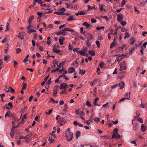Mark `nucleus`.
I'll list each match as a JSON object with an SVG mask.
<instances>
[{
  "instance_id": "f257e3e1",
  "label": "nucleus",
  "mask_w": 147,
  "mask_h": 147,
  "mask_svg": "<svg viewBox=\"0 0 147 147\" xmlns=\"http://www.w3.org/2000/svg\"><path fill=\"white\" fill-rule=\"evenodd\" d=\"M65 136L68 142L71 141L73 138V134L71 132L65 133Z\"/></svg>"
},
{
  "instance_id": "f03ea898",
  "label": "nucleus",
  "mask_w": 147,
  "mask_h": 147,
  "mask_svg": "<svg viewBox=\"0 0 147 147\" xmlns=\"http://www.w3.org/2000/svg\"><path fill=\"white\" fill-rule=\"evenodd\" d=\"M119 66L120 67V69H119L120 71L125 70L127 68L126 63L125 61L119 64Z\"/></svg>"
},
{
  "instance_id": "7ed1b4c3",
  "label": "nucleus",
  "mask_w": 147,
  "mask_h": 147,
  "mask_svg": "<svg viewBox=\"0 0 147 147\" xmlns=\"http://www.w3.org/2000/svg\"><path fill=\"white\" fill-rule=\"evenodd\" d=\"M67 84L65 83H62L59 86V89L61 90H66Z\"/></svg>"
},
{
  "instance_id": "20e7f679",
  "label": "nucleus",
  "mask_w": 147,
  "mask_h": 147,
  "mask_svg": "<svg viewBox=\"0 0 147 147\" xmlns=\"http://www.w3.org/2000/svg\"><path fill=\"white\" fill-rule=\"evenodd\" d=\"M123 15L122 14H119L117 15V19L119 22L123 20Z\"/></svg>"
},
{
  "instance_id": "39448f33",
  "label": "nucleus",
  "mask_w": 147,
  "mask_h": 147,
  "mask_svg": "<svg viewBox=\"0 0 147 147\" xmlns=\"http://www.w3.org/2000/svg\"><path fill=\"white\" fill-rule=\"evenodd\" d=\"M86 34H88L89 35L88 37L87 38V40H89V41H90L91 40H93L94 39V35L92 34H90L89 33H87Z\"/></svg>"
},
{
  "instance_id": "423d86ee",
  "label": "nucleus",
  "mask_w": 147,
  "mask_h": 147,
  "mask_svg": "<svg viewBox=\"0 0 147 147\" xmlns=\"http://www.w3.org/2000/svg\"><path fill=\"white\" fill-rule=\"evenodd\" d=\"M34 18V16L33 15L31 16H30L28 22L30 25H31L32 24V21L33 20Z\"/></svg>"
},
{
  "instance_id": "0eeeda50",
  "label": "nucleus",
  "mask_w": 147,
  "mask_h": 147,
  "mask_svg": "<svg viewBox=\"0 0 147 147\" xmlns=\"http://www.w3.org/2000/svg\"><path fill=\"white\" fill-rule=\"evenodd\" d=\"M97 79H95L93 80V81H92L90 82V85L91 86H93V84H95L97 83Z\"/></svg>"
},
{
  "instance_id": "6e6552de",
  "label": "nucleus",
  "mask_w": 147,
  "mask_h": 147,
  "mask_svg": "<svg viewBox=\"0 0 147 147\" xmlns=\"http://www.w3.org/2000/svg\"><path fill=\"white\" fill-rule=\"evenodd\" d=\"M75 71V69L74 68L70 67L68 70V73L69 74L72 73L74 72Z\"/></svg>"
},
{
  "instance_id": "1a4fd4ad",
  "label": "nucleus",
  "mask_w": 147,
  "mask_h": 147,
  "mask_svg": "<svg viewBox=\"0 0 147 147\" xmlns=\"http://www.w3.org/2000/svg\"><path fill=\"white\" fill-rule=\"evenodd\" d=\"M119 85L120 87V89H122L124 87L125 83L121 81L119 83Z\"/></svg>"
},
{
  "instance_id": "9d476101",
  "label": "nucleus",
  "mask_w": 147,
  "mask_h": 147,
  "mask_svg": "<svg viewBox=\"0 0 147 147\" xmlns=\"http://www.w3.org/2000/svg\"><path fill=\"white\" fill-rule=\"evenodd\" d=\"M15 130V128L14 127H12L11 129V131L10 133V136L12 138H13L14 136V131Z\"/></svg>"
},
{
  "instance_id": "9b49d317",
  "label": "nucleus",
  "mask_w": 147,
  "mask_h": 147,
  "mask_svg": "<svg viewBox=\"0 0 147 147\" xmlns=\"http://www.w3.org/2000/svg\"><path fill=\"white\" fill-rule=\"evenodd\" d=\"M130 44L133 45L136 42V40L134 37H131L130 38Z\"/></svg>"
},
{
  "instance_id": "f8f14e48",
  "label": "nucleus",
  "mask_w": 147,
  "mask_h": 147,
  "mask_svg": "<svg viewBox=\"0 0 147 147\" xmlns=\"http://www.w3.org/2000/svg\"><path fill=\"white\" fill-rule=\"evenodd\" d=\"M130 94V93H129V96L128 98H127L126 97H125V98H122L121 99H120L119 100V101L118 102H121L124 101L126 99H127L128 100H130V96H129Z\"/></svg>"
},
{
  "instance_id": "ddd939ff",
  "label": "nucleus",
  "mask_w": 147,
  "mask_h": 147,
  "mask_svg": "<svg viewBox=\"0 0 147 147\" xmlns=\"http://www.w3.org/2000/svg\"><path fill=\"white\" fill-rule=\"evenodd\" d=\"M120 135L119 134H114L112 137V139H115V138H119L120 137Z\"/></svg>"
},
{
  "instance_id": "4468645a",
  "label": "nucleus",
  "mask_w": 147,
  "mask_h": 147,
  "mask_svg": "<svg viewBox=\"0 0 147 147\" xmlns=\"http://www.w3.org/2000/svg\"><path fill=\"white\" fill-rule=\"evenodd\" d=\"M86 14V13L84 11H81L80 12H78L76 13V16H78L79 15H83Z\"/></svg>"
},
{
  "instance_id": "2eb2a0df",
  "label": "nucleus",
  "mask_w": 147,
  "mask_h": 147,
  "mask_svg": "<svg viewBox=\"0 0 147 147\" xmlns=\"http://www.w3.org/2000/svg\"><path fill=\"white\" fill-rule=\"evenodd\" d=\"M141 130L142 132H144L146 130V127L144 125L142 124H141Z\"/></svg>"
},
{
  "instance_id": "dca6fc26",
  "label": "nucleus",
  "mask_w": 147,
  "mask_h": 147,
  "mask_svg": "<svg viewBox=\"0 0 147 147\" xmlns=\"http://www.w3.org/2000/svg\"><path fill=\"white\" fill-rule=\"evenodd\" d=\"M99 100V98L98 97H97L96 98L93 102L94 105L95 106H100L101 105H98V104L97 103V100Z\"/></svg>"
},
{
  "instance_id": "f3484780",
  "label": "nucleus",
  "mask_w": 147,
  "mask_h": 147,
  "mask_svg": "<svg viewBox=\"0 0 147 147\" xmlns=\"http://www.w3.org/2000/svg\"><path fill=\"white\" fill-rule=\"evenodd\" d=\"M65 38L63 37H62V38H59V44L60 45H62L63 44V42Z\"/></svg>"
},
{
  "instance_id": "a211bd4d",
  "label": "nucleus",
  "mask_w": 147,
  "mask_h": 147,
  "mask_svg": "<svg viewBox=\"0 0 147 147\" xmlns=\"http://www.w3.org/2000/svg\"><path fill=\"white\" fill-rule=\"evenodd\" d=\"M18 38L21 40H23L24 39L23 35L21 34L20 32L19 33L18 35Z\"/></svg>"
},
{
  "instance_id": "6ab92c4d",
  "label": "nucleus",
  "mask_w": 147,
  "mask_h": 147,
  "mask_svg": "<svg viewBox=\"0 0 147 147\" xmlns=\"http://www.w3.org/2000/svg\"><path fill=\"white\" fill-rule=\"evenodd\" d=\"M82 25L85 26L87 28H88L90 26V25L88 24L87 22H84L83 23Z\"/></svg>"
},
{
  "instance_id": "aec40b11",
  "label": "nucleus",
  "mask_w": 147,
  "mask_h": 147,
  "mask_svg": "<svg viewBox=\"0 0 147 147\" xmlns=\"http://www.w3.org/2000/svg\"><path fill=\"white\" fill-rule=\"evenodd\" d=\"M11 116L13 120L14 121L18 120L17 117L15 115L11 114Z\"/></svg>"
},
{
  "instance_id": "412c9836",
  "label": "nucleus",
  "mask_w": 147,
  "mask_h": 147,
  "mask_svg": "<svg viewBox=\"0 0 147 147\" xmlns=\"http://www.w3.org/2000/svg\"><path fill=\"white\" fill-rule=\"evenodd\" d=\"M130 36V34L128 32H126L125 33V36L124 38V39L128 38Z\"/></svg>"
},
{
  "instance_id": "4be33fe9",
  "label": "nucleus",
  "mask_w": 147,
  "mask_h": 147,
  "mask_svg": "<svg viewBox=\"0 0 147 147\" xmlns=\"http://www.w3.org/2000/svg\"><path fill=\"white\" fill-rule=\"evenodd\" d=\"M53 52L56 53H59L61 51L58 49L57 48H54L53 49Z\"/></svg>"
},
{
  "instance_id": "5701e85b",
  "label": "nucleus",
  "mask_w": 147,
  "mask_h": 147,
  "mask_svg": "<svg viewBox=\"0 0 147 147\" xmlns=\"http://www.w3.org/2000/svg\"><path fill=\"white\" fill-rule=\"evenodd\" d=\"M89 54L91 56H94L95 55V52L93 51H88Z\"/></svg>"
},
{
  "instance_id": "b1692460",
  "label": "nucleus",
  "mask_w": 147,
  "mask_h": 147,
  "mask_svg": "<svg viewBox=\"0 0 147 147\" xmlns=\"http://www.w3.org/2000/svg\"><path fill=\"white\" fill-rule=\"evenodd\" d=\"M53 65H52L51 67L52 69H54L56 67V65H57V62L56 61H55V62L53 63Z\"/></svg>"
},
{
  "instance_id": "393cba45",
  "label": "nucleus",
  "mask_w": 147,
  "mask_h": 147,
  "mask_svg": "<svg viewBox=\"0 0 147 147\" xmlns=\"http://www.w3.org/2000/svg\"><path fill=\"white\" fill-rule=\"evenodd\" d=\"M78 54H79L81 55H85L86 54L83 51H79L78 52Z\"/></svg>"
},
{
  "instance_id": "a878e982",
  "label": "nucleus",
  "mask_w": 147,
  "mask_h": 147,
  "mask_svg": "<svg viewBox=\"0 0 147 147\" xmlns=\"http://www.w3.org/2000/svg\"><path fill=\"white\" fill-rule=\"evenodd\" d=\"M9 23L7 22V23L6 26V29H5L6 32H7L9 30Z\"/></svg>"
},
{
  "instance_id": "bb28decb",
  "label": "nucleus",
  "mask_w": 147,
  "mask_h": 147,
  "mask_svg": "<svg viewBox=\"0 0 147 147\" xmlns=\"http://www.w3.org/2000/svg\"><path fill=\"white\" fill-rule=\"evenodd\" d=\"M75 20V19L72 16H70L69 18L67 19V21H71L72 20Z\"/></svg>"
},
{
  "instance_id": "cd10ccee",
  "label": "nucleus",
  "mask_w": 147,
  "mask_h": 147,
  "mask_svg": "<svg viewBox=\"0 0 147 147\" xmlns=\"http://www.w3.org/2000/svg\"><path fill=\"white\" fill-rule=\"evenodd\" d=\"M9 58V55H5L4 57V59L5 61H7Z\"/></svg>"
},
{
  "instance_id": "c85d7f7f",
  "label": "nucleus",
  "mask_w": 147,
  "mask_h": 147,
  "mask_svg": "<svg viewBox=\"0 0 147 147\" xmlns=\"http://www.w3.org/2000/svg\"><path fill=\"white\" fill-rule=\"evenodd\" d=\"M140 4L142 5H143L147 1V0H140Z\"/></svg>"
},
{
  "instance_id": "c756f323",
  "label": "nucleus",
  "mask_w": 147,
  "mask_h": 147,
  "mask_svg": "<svg viewBox=\"0 0 147 147\" xmlns=\"http://www.w3.org/2000/svg\"><path fill=\"white\" fill-rule=\"evenodd\" d=\"M80 136V132L79 131H77L76 132V137L77 139H78V138Z\"/></svg>"
},
{
  "instance_id": "7c9ffc66",
  "label": "nucleus",
  "mask_w": 147,
  "mask_h": 147,
  "mask_svg": "<svg viewBox=\"0 0 147 147\" xmlns=\"http://www.w3.org/2000/svg\"><path fill=\"white\" fill-rule=\"evenodd\" d=\"M104 65V62L103 61H101L100 62L99 66L101 68H102Z\"/></svg>"
},
{
  "instance_id": "2f4dec72",
  "label": "nucleus",
  "mask_w": 147,
  "mask_h": 147,
  "mask_svg": "<svg viewBox=\"0 0 147 147\" xmlns=\"http://www.w3.org/2000/svg\"><path fill=\"white\" fill-rule=\"evenodd\" d=\"M7 116L8 117H11L10 111H8L7 112V113L5 114V117L6 118Z\"/></svg>"
},
{
  "instance_id": "473e14b6",
  "label": "nucleus",
  "mask_w": 147,
  "mask_h": 147,
  "mask_svg": "<svg viewBox=\"0 0 147 147\" xmlns=\"http://www.w3.org/2000/svg\"><path fill=\"white\" fill-rule=\"evenodd\" d=\"M138 125L137 124H136L133 126V129L134 130H136L138 129Z\"/></svg>"
},
{
  "instance_id": "72a5a7b5",
  "label": "nucleus",
  "mask_w": 147,
  "mask_h": 147,
  "mask_svg": "<svg viewBox=\"0 0 147 147\" xmlns=\"http://www.w3.org/2000/svg\"><path fill=\"white\" fill-rule=\"evenodd\" d=\"M86 45L87 46L89 47L91 46V42L90 41H89V40H86Z\"/></svg>"
},
{
  "instance_id": "f704fd0d",
  "label": "nucleus",
  "mask_w": 147,
  "mask_h": 147,
  "mask_svg": "<svg viewBox=\"0 0 147 147\" xmlns=\"http://www.w3.org/2000/svg\"><path fill=\"white\" fill-rule=\"evenodd\" d=\"M34 1H35L36 3H38V4H42L43 2L42 0H33Z\"/></svg>"
},
{
  "instance_id": "c9c22d12",
  "label": "nucleus",
  "mask_w": 147,
  "mask_h": 147,
  "mask_svg": "<svg viewBox=\"0 0 147 147\" xmlns=\"http://www.w3.org/2000/svg\"><path fill=\"white\" fill-rule=\"evenodd\" d=\"M59 11H61V12H62V13L63 15V13L65 11V9L64 8H61L58 10Z\"/></svg>"
},
{
  "instance_id": "e433bc0d",
  "label": "nucleus",
  "mask_w": 147,
  "mask_h": 147,
  "mask_svg": "<svg viewBox=\"0 0 147 147\" xmlns=\"http://www.w3.org/2000/svg\"><path fill=\"white\" fill-rule=\"evenodd\" d=\"M7 105L10 107L11 109H12L13 108V105L11 102H9L7 105H5V106L7 107Z\"/></svg>"
},
{
  "instance_id": "4c0bfd02",
  "label": "nucleus",
  "mask_w": 147,
  "mask_h": 147,
  "mask_svg": "<svg viewBox=\"0 0 147 147\" xmlns=\"http://www.w3.org/2000/svg\"><path fill=\"white\" fill-rule=\"evenodd\" d=\"M104 28H105L104 26H102V27L98 26V27H97L96 28V30H101V29H104Z\"/></svg>"
},
{
  "instance_id": "58836bf2",
  "label": "nucleus",
  "mask_w": 147,
  "mask_h": 147,
  "mask_svg": "<svg viewBox=\"0 0 147 147\" xmlns=\"http://www.w3.org/2000/svg\"><path fill=\"white\" fill-rule=\"evenodd\" d=\"M97 39L99 40H101L103 39V37L102 35L99 34L98 35Z\"/></svg>"
},
{
  "instance_id": "ea45409f",
  "label": "nucleus",
  "mask_w": 147,
  "mask_h": 147,
  "mask_svg": "<svg viewBox=\"0 0 147 147\" xmlns=\"http://www.w3.org/2000/svg\"><path fill=\"white\" fill-rule=\"evenodd\" d=\"M22 85H23V87L22 88V90H25L26 88V86H27V84L26 83H25L23 82L22 84Z\"/></svg>"
},
{
  "instance_id": "a19ab883",
  "label": "nucleus",
  "mask_w": 147,
  "mask_h": 147,
  "mask_svg": "<svg viewBox=\"0 0 147 147\" xmlns=\"http://www.w3.org/2000/svg\"><path fill=\"white\" fill-rule=\"evenodd\" d=\"M54 13L55 14H57L58 15H63L62 13V12H61V11H55L54 12Z\"/></svg>"
},
{
  "instance_id": "79ce46f5",
  "label": "nucleus",
  "mask_w": 147,
  "mask_h": 147,
  "mask_svg": "<svg viewBox=\"0 0 147 147\" xmlns=\"http://www.w3.org/2000/svg\"><path fill=\"white\" fill-rule=\"evenodd\" d=\"M53 109H51L49 111L48 113L45 112V113L47 115H50L53 111Z\"/></svg>"
},
{
  "instance_id": "37998d69",
  "label": "nucleus",
  "mask_w": 147,
  "mask_h": 147,
  "mask_svg": "<svg viewBox=\"0 0 147 147\" xmlns=\"http://www.w3.org/2000/svg\"><path fill=\"white\" fill-rule=\"evenodd\" d=\"M64 62L63 61H62V62H61L60 63L59 65H57V66L59 67V68L61 67V65H64Z\"/></svg>"
},
{
  "instance_id": "c03bdc74",
  "label": "nucleus",
  "mask_w": 147,
  "mask_h": 147,
  "mask_svg": "<svg viewBox=\"0 0 147 147\" xmlns=\"http://www.w3.org/2000/svg\"><path fill=\"white\" fill-rule=\"evenodd\" d=\"M63 31L62 30L61 31H59L58 32L56 33H55L57 35H62V34H63Z\"/></svg>"
},
{
  "instance_id": "a18cd8bd",
  "label": "nucleus",
  "mask_w": 147,
  "mask_h": 147,
  "mask_svg": "<svg viewBox=\"0 0 147 147\" xmlns=\"http://www.w3.org/2000/svg\"><path fill=\"white\" fill-rule=\"evenodd\" d=\"M80 110V109H78L75 110V113L77 115H78L80 114L79 111Z\"/></svg>"
},
{
  "instance_id": "49530a36",
  "label": "nucleus",
  "mask_w": 147,
  "mask_h": 147,
  "mask_svg": "<svg viewBox=\"0 0 147 147\" xmlns=\"http://www.w3.org/2000/svg\"><path fill=\"white\" fill-rule=\"evenodd\" d=\"M85 72L86 71L85 70L82 69V70H81L80 69V73H81L82 75H83L85 73Z\"/></svg>"
},
{
  "instance_id": "de8ad7c7",
  "label": "nucleus",
  "mask_w": 147,
  "mask_h": 147,
  "mask_svg": "<svg viewBox=\"0 0 147 147\" xmlns=\"http://www.w3.org/2000/svg\"><path fill=\"white\" fill-rule=\"evenodd\" d=\"M78 115H80V116L83 117L85 115V113L83 111H81L80 114Z\"/></svg>"
},
{
  "instance_id": "09e8293b",
  "label": "nucleus",
  "mask_w": 147,
  "mask_h": 147,
  "mask_svg": "<svg viewBox=\"0 0 147 147\" xmlns=\"http://www.w3.org/2000/svg\"><path fill=\"white\" fill-rule=\"evenodd\" d=\"M108 103L107 102L105 104H104L102 105V107L103 108H105L106 109L108 108H109V107L108 105Z\"/></svg>"
},
{
  "instance_id": "8fccbe9b",
  "label": "nucleus",
  "mask_w": 147,
  "mask_h": 147,
  "mask_svg": "<svg viewBox=\"0 0 147 147\" xmlns=\"http://www.w3.org/2000/svg\"><path fill=\"white\" fill-rule=\"evenodd\" d=\"M135 50V48L134 47L133 48H132L130 50H129V52L130 53H132L134 52Z\"/></svg>"
},
{
  "instance_id": "3c124183",
  "label": "nucleus",
  "mask_w": 147,
  "mask_h": 147,
  "mask_svg": "<svg viewBox=\"0 0 147 147\" xmlns=\"http://www.w3.org/2000/svg\"><path fill=\"white\" fill-rule=\"evenodd\" d=\"M22 51L21 49L20 48H18L16 49V53L17 54H18L20 52Z\"/></svg>"
},
{
  "instance_id": "603ef678",
  "label": "nucleus",
  "mask_w": 147,
  "mask_h": 147,
  "mask_svg": "<svg viewBox=\"0 0 147 147\" xmlns=\"http://www.w3.org/2000/svg\"><path fill=\"white\" fill-rule=\"evenodd\" d=\"M137 120L141 123H142L143 122L142 119V118H139L137 119Z\"/></svg>"
},
{
  "instance_id": "864d4df0",
  "label": "nucleus",
  "mask_w": 147,
  "mask_h": 147,
  "mask_svg": "<svg viewBox=\"0 0 147 147\" xmlns=\"http://www.w3.org/2000/svg\"><path fill=\"white\" fill-rule=\"evenodd\" d=\"M86 105L89 107H91V105L90 104V102L88 100H87L86 102Z\"/></svg>"
},
{
  "instance_id": "5fc2aeb1",
  "label": "nucleus",
  "mask_w": 147,
  "mask_h": 147,
  "mask_svg": "<svg viewBox=\"0 0 147 147\" xmlns=\"http://www.w3.org/2000/svg\"><path fill=\"white\" fill-rule=\"evenodd\" d=\"M101 17L102 18L106 20L107 21H108L109 19H108V17L107 16H101Z\"/></svg>"
},
{
  "instance_id": "6e6d98bb",
  "label": "nucleus",
  "mask_w": 147,
  "mask_h": 147,
  "mask_svg": "<svg viewBox=\"0 0 147 147\" xmlns=\"http://www.w3.org/2000/svg\"><path fill=\"white\" fill-rule=\"evenodd\" d=\"M13 66L14 67H15L18 65V62L15 61H13Z\"/></svg>"
},
{
  "instance_id": "4d7b16f0",
  "label": "nucleus",
  "mask_w": 147,
  "mask_h": 147,
  "mask_svg": "<svg viewBox=\"0 0 147 147\" xmlns=\"http://www.w3.org/2000/svg\"><path fill=\"white\" fill-rule=\"evenodd\" d=\"M118 132V129L117 128H115L113 130V133L114 134H117Z\"/></svg>"
},
{
  "instance_id": "13d9d810",
  "label": "nucleus",
  "mask_w": 147,
  "mask_h": 147,
  "mask_svg": "<svg viewBox=\"0 0 147 147\" xmlns=\"http://www.w3.org/2000/svg\"><path fill=\"white\" fill-rule=\"evenodd\" d=\"M36 31L34 29H32L30 30L27 31V32L29 33H30L31 32H36Z\"/></svg>"
},
{
  "instance_id": "bf43d9fd",
  "label": "nucleus",
  "mask_w": 147,
  "mask_h": 147,
  "mask_svg": "<svg viewBox=\"0 0 147 147\" xmlns=\"http://www.w3.org/2000/svg\"><path fill=\"white\" fill-rule=\"evenodd\" d=\"M94 120L96 122L98 123L100 121V119L98 117H95L94 118Z\"/></svg>"
},
{
  "instance_id": "052dcab7",
  "label": "nucleus",
  "mask_w": 147,
  "mask_h": 147,
  "mask_svg": "<svg viewBox=\"0 0 147 147\" xmlns=\"http://www.w3.org/2000/svg\"><path fill=\"white\" fill-rule=\"evenodd\" d=\"M136 116L135 117V118H138L140 115V113L138 112H136Z\"/></svg>"
},
{
  "instance_id": "680f3d73",
  "label": "nucleus",
  "mask_w": 147,
  "mask_h": 147,
  "mask_svg": "<svg viewBox=\"0 0 147 147\" xmlns=\"http://www.w3.org/2000/svg\"><path fill=\"white\" fill-rule=\"evenodd\" d=\"M120 24L122 26H124L126 25L127 23L125 22L122 21L121 22Z\"/></svg>"
},
{
  "instance_id": "e2e57ef3",
  "label": "nucleus",
  "mask_w": 147,
  "mask_h": 147,
  "mask_svg": "<svg viewBox=\"0 0 147 147\" xmlns=\"http://www.w3.org/2000/svg\"><path fill=\"white\" fill-rule=\"evenodd\" d=\"M91 21L92 23H95L97 21L95 19L92 18L91 19Z\"/></svg>"
},
{
  "instance_id": "0e129e2a",
  "label": "nucleus",
  "mask_w": 147,
  "mask_h": 147,
  "mask_svg": "<svg viewBox=\"0 0 147 147\" xmlns=\"http://www.w3.org/2000/svg\"><path fill=\"white\" fill-rule=\"evenodd\" d=\"M79 48H75L74 49H73V51L74 52H76L77 53H78V52L79 51H78V50L79 49Z\"/></svg>"
},
{
  "instance_id": "69168bd1",
  "label": "nucleus",
  "mask_w": 147,
  "mask_h": 147,
  "mask_svg": "<svg viewBox=\"0 0 147 147\" xmlns=\"http://www.w3.org/2000/svg\"><path fill=\"white\" fill-rule=\"evenodd\" d=\"M49 141L50 143H52L54 141V139H52V138H51L50 137H49Z\"/></svg>"
},
{
  "instance_id": "338daca9",
  "label": "nucleus",
  "mask_w": 147,
  "mask_h": 147,
  "mask_svg": "<svg viewBox=\"0 0 147 147\" xmlns=\"http://www.w3.org/2000/svg\"><path fill=\"white\" fill-rule=\"evenodd\" d=\"M95 43L97 45V47H99L100 46V43L99 41H96L95 42Z\"/></svg>"
},
{
  "instance_id": "774afa93",
  "label": "nucleus",
  "mask_w": 147,
  "mask_h": 147,
  "mask_svg": "<svg viewBox=\"0 0 147 147\" xmlns=\"http://www.w3.org/2000/svg\"><path fill=\"white\" fill-rule=\"evenodd\" d=\"M60 94H67L66 90H64L63 91L61 92L60 93Z\"/></svg>"
}]
</instances>
